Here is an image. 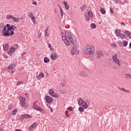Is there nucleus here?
I'll return each instance as SVG.
<instances>
[{
	"label": "nucleus",
	"instance_id": "38",
	"mask_svg": "<svg viewBox=\"0 0 131 131\" xmlns=\"http://www.w3.org/2000/svg\"><path fill=\"white\" fill-rule=\"evenodd\" d=\"M53 92H54L53 89H50V90L49 91L50 95H51V94H53Z\"/></svg>",
	"mask_w": 131,
	"mask_h": 131
},
{
	"label": "nucleus",
	"instance_id": "34",
	"mask_svg": "<svg viewBox=\"0 0 131 131\" xmlns=\"http://www.w3.org/2000/svg\"><path fill=\"white\" fill-rule=\"evenodd\" d=\"M91 28H92V29H93V28L94 29H95V28H96V25H95V24H94V23L91 24Z\"/></svg>",
	"mask_w": 131,
	"mask_h": 131
},
{
	"label": "nucleus",
	"instance_id": "60",
	"mask_svg": "<svg viewBox=\"0 0 131 131\" xmlns=\"http://www.w3.org/2000/svg\"><path fill=\"white\" fill-rule=\"evenodd\" d=\"M84 7L81 8V11H84Z\"/></svg>",
	"mask_w": 131,
	"mask_h": 131
},
{
	"label": "nucleus",
	"instance_id": "3",
	"mask_svg": "<svg viewBox=\"0 0 131 131\" xmlns=\"http://www.w3.org/2000/svg\"><path fill=\"white\" fill-rule=\"evenodd\" d=\"M85 54H87V55H93L94 54V46L92 45L88 46L84 51Z\"/></svg>",
	"mask_w": 131,
	"mask_h": 131
},
{
	"label": "nucleus",
	"instance_id": "54",
	"mask_svg": "<svg viewBox=\"0 0 131 131\" xmlns=\"http://www.w3.org/2000/svg\"><path fill=\"white\" fill-rule=\"evenodd\" d=\"M33 5H35V6H36L37 5V3H36V1H34V2H33Z\"/></svg>",
	"mask_w": 131,
	"mask_h": 131
},
{
	"label": "nucleus",
	"instance_id": "42",
	"mask_svg": "<svg viewBox=\"0 0 131 131\" xmlns=\"http://www.w3.org/2000/svg\"><path fill=\"white\" fill-rule=\"evenodd\" d=\"M110 12L111 14H113L114 13V10H113V8H110Z\"/></svg>",
	"mask_w": 131,
	"mask_h": 131
},
{
	"label": "nucleus",
	"instance_id": "15",
	"mask_svg": "<svg viewBox=\"0 0 131 131\" xmlns=\"http://www.w3.org/2000/svg\"><path fill=\"white\" fill-rule=\"evenodd\" d=\"M28 15V17L29 18H31V20H34L35 19V17H34V16L33 15V13L32 12H30L27 13Z\"/></svg>",
	"mask_w": 131,
	"mask_h": 131
},
{
	"label": "nucleus",
	"instance_id": "51",
	"mask_svg": "<svg viewBox=\"0 0 131 131\" xmlns=\"http://www.w3.org/2000/svg\"><path fill=\"white\" fill-rule=\"evenodd\" d=\"M124 92H125V93H128V94H129V93H130L129 90H125H125H124Z\"/></svg>",
	"mask_w": 131,
	"mask_h": 131
},
{
	"label": "nucleus",
	"instance_id": "25",
	"mask_svg": "<svg viewBox=\"0 0 131 131\" xmlns=\"http://www.w3.org/2000/svg\"><path fill=\"white\" fill-rule=\"evenodd\" d=\"M119 37H120V38H121L122 39H123L124 38H125V34H122L121 33L120 35V36H119Z\"/></svg>",
	"mask_w": 131,
	"mask_h": 131
},
{
	"label": "nucleus",
	"instance_id": "52",
	"mask_svg": "<svg viewBox=\"0 0 131 131\" xmlns=\"http://www.w3.org/2000/svg\"><path fill=\"white\" fill-rule=\"evenodd\" d=\"M61 86H62V88H64V86H66V84L65 83H61Z\"/></svg>",
	"mask_w": 131,
	"mask_h": 131
},
{
	"label": "nucleus",
	"instance_id": "2",
	"mask_svg": "<svg viewBox=\"0 0 131 131\" xmlns=\"http://www.w3.org/2000/svg\"><path fill=\"white\" fill-rule=\"evenodd\" d=\"M65 33L67 37H68L71 43L73 46L74 45V41H73V38H74V36H75L73 35L71 32L68 30L66 31Z\"/></svg>",
	"mask_w": 131,
	"mask_h": 131
},
{
	"label": "nucleus",
	"instance_id": "28",
	"mask_svg": "<svg viewBox=\"0 0 131 131\" xmlns=\"http://www.w3.org/2000/svg\"><path fill=\"white\" fill-rule=\"evenodd\" d=\"M50 62V59L48 57H45L44 58V62L45 63H49Z\"/></svg>",
	"mask_w": 131,
	"mask_h": 131
},
{
	"label": "nucleus",
	"instance_id": "46",
	"mask_svg": "<svg viewBox=\"0 0 131 131\" xmlns=\"http://www.w3.org/2000/svg\"><path fill=\"white\" fill-rule=\"evenodd\" d=\"M65 114L67 117H69V114H68V111H66Z\"/></svg>",
	"mask_w": 131,
	"mask_h": 131
},
{
	"label": "nucleus",
	"instance_id": "63",
	"mask_svg": "<svg viewBox=\"0 0 131 131\" xmlns=\"http://www.w3.org/2000/svg\"><path fill=\"white\" fill-rule=\"evenodd\" d=\"M3 28V25H0V29H2Z\"/></svg>",
	"mask_w": 131,
	"mask_h": 131
},
{
	"label": "nucleus",
	"instance_id": "19",
	"mask_svg": "<svg viewBox=\"0 0 131 131\" xmlns=\"http://www.w3.org/2000/svg\"><path fill=\"white\" fill-rule=\"evenodd\" d=\"M3 49L4 51H8L9 50V45L8 43H5L3 45Z\"/></svg>",
	"mask_w": 131,
	"mask_h": 131
},
{
	"label": "nucleus",
	"instance_id": "58",
	"mask_svg": "<svg viewBox=\"0 0 131 131\" xmlns=\"http://www.w3.org/2000/svg\"><path fill=\"white\" fill-rule=\"evenodd\" d=\"M26 54V52H24L23 54H22V57L23 58V57H24V55H25Z\"/></svg>",
	"mask_w": 131,
	"mask_h": 131
},
{
	"label": "nucleus",
	"instance_id": "20",
	"mask_svg": "<svg viewBox=\"0 0 131 131\" xmlns=\"http://www.w3.org/2000/svg\"><path fill=\"white\" fill-rule=\"evenodd\" d=\"M52 97H53L54 98H60V95L58 94H56L55 92H53V93L52 94H50Z\"/></svg>",
	"mask_w": 131,
	"mask_h": 131
},
{
	"label": "nucleus",
	"instance_id": "45",
	"mask_svg": "<svg viewBox=\"0 0 131 131\" xmlns=\"http://www.w3.org/2000/svg\"><path fill=\"white\" fill-rule=\"evenodd\" d=\"M68 110H69V111H72V110H73V108L71 106H70L68 108Z\"/></svg>",
	"mask_w": 131,
	"mask_h": 131
},
{
	"label": "nucleus",
	"instance_id": "56",
	"mask_svg": "<svg viewBox=\"0 0 131 131\" xmlns=\"http://www.w3.org/2000/svg\"><path fill=\"white\" fill-rule=\"evenodd\" d=\"M61 35L62 37H64V35H65V34L64 33H61Z\"/></svg>",
	"mask_w": 131,
	"mask_h": 131
},
{
	"label": "nucleus",
	"instance_id": "50",
	"mask_svg": "<svg viewBox=\"0 0 131 131\" xmlns=\"http://www.w3.org/2000/svg\"><path fill=\"white\" fill-rule=\"evenodd\" d=\"M62 40H63V41H65V40H67L66 36L62 37Z\"/></svg>",
	"mask_w": 131,
	"mask_h": 131
},
{
	"label": "nucleus",
	"instance_id": "40",
	"mask_svg": "<svg viewBox=\"0 0 131 131\" xmlns=\"http://www.w3.org/2000/svg\"><path fill=\"white\" fill-rule=\"evenodd\" d=\"M21 83H23V82L18 81L17 82V83H16V85H17V86L20 85V84H21Z\"/></svg>",
	"mask_w": 131,
	"mask_h": 131
},
{
	"label": "nucleus",
	"instance_id": "21",
	"mask_svg": "<svg viewBox=\"0 0 131 131\" xmlns=\"http://www.w3.org/2000/svg\"><path fill=\"white\" fill-rule=\"evenodd\" d=\"M63 5H64L65 8L66 10H69V5L65 1L63 2Z\"/></svg>",
	"mask_w": 131,
	"mask_h": 131
},
{
	"label": "nucleus",
	"instance_id": "32",
	"mask_svg": "<svg viewBox=\"0 0 131 131\" xmlns=\"http://www.w3.org/2000/svg\"><path fill=\"white\" fill-rule=\"evenodd\" d=\"M3 33H5V32H7V27H6V26H3Z\"/></svg>",
	"mask_w": 131,
	"mask_h": 131
},
{
	"label": "nucleus",
	"instance_id": "8",
	"mask_svg": "<svg viewBox=\"0 0 131 131\" xmlns=\"http://www.w3.org/2000/svg\"><path fill=\"white\" fill-rule=\"evenodd\" d=\"M118 43L121 47H127V43H128V42L126 40H124L122 42L121 41L119 40V41H118Z\"/></svg>",
	"mask_w": 131,
	"mask_h": 131
},
{
	"label": "nucleus",
	"instance_id": "33",
	"mask_svg": "<svg viewBox=\"0 0 131 131\" xmlns=\"http://www.w3.org/2000/svg\"><path fill=\"white\" fill-rule=\"evenodd\" d=\"M59 9H60V13L61 16V17H63V9L61 8V7H59Z\"/></svg>",
	"mask_w": 131,
	"mask_h": 131
},
{
	"label": "nucleus",
	"instance_id": "9",
	"mask_svg": "<svg viewBox=\"0 0 131 131\" xmlns=\"http://www.w3.org/2000/svg\"><path fill=\"white\" fill-rule=\"evenodd\" d=\"M97 59H100L102 56H104V52L102 51H97L96 52Z\"/></svg>",
	"mask_w": 131,
	"mask_h": 131
},
{
	"label": "nucleus",
	"instance_id": "29",
	"mask_svg": "<svg viewBox=\"0 0 131 131\" xmlns=\"http://www.w3.org/2000/svg\"><path fill=\"white\" fill-rule=\"evenodd\" d=\"M88 15L91 18H93L94 17V15L93 14V12H92V11H88Z\"/></svg>",
	"mask_w": 131,
	"mask_h": 131
},
{
	"label": "nucleus",
	"instance_id": "18",
	"mask_svg": "<svg viewBox=\"0 0 131 131\" xmlns=\"http://www.w3.org/2000/svg\"><path fill=\"white\" fill-rule=\"evenodd\" d=\"M14 52H15V48L12 47L9 51L8 54L9 55H13L14 54Z\"/></svg>",
	"mask_w": 131,
	"mask_h": 131
},
{
	"label": "nucleus",
	"instance_id": "17",
	"mask_svg": "<svg viewBox=\"0 0 131 131\" xmlns=\"http://www.w3.org/2000/svg\"><path fill=\"white\" fill-rule=\"evenodd\" d=\"M115 34L116 36L119 37V36H120V34H121V31L119 29H117L115 30Z\"/></svg>",
	"mask_w": 131,
	"mask_h": 131
},
{
	"label": "nucleus",
	"instance_id": "10",
	"mask_svg": "<svg viewBox=\"0 0 131 131\" xmlns=\"http://www.w3.org/2000/svg\"><path fill=\"white\" fill-rule=\"evenodd\" d=\"M45 100L46 103H48V104H49L48 105H50V104H51V103H52V102L53 101V98L50 97V96L47 95L45 97Z\"/></svg>",
	"mask_w": 131,
	"mask_h": 131
},
{
	"label": "nucleus",
	"instance_id": "64",
	"mask_svg": "<svg viewBox=\"0 0 131 131\" xmlns=\"http://www.w3.org/2000/svg\"><path fill=\"white\" fill-rule=\"evenodd\" d=\"M23 19H24V17L23 16H22V17L20 18V20H23Z\"/></svg>",
	"mask_w": 131,
	"mask_h": 131
},
{
	"label": "nucleus",
	"instance_id": "4",
	"mask_svg": "<svg viewBox=\"0 0 131 131\" xmlns=\"http://www.w3.org/2000/svg\"><path fill=\"white\" fill-rule=\"evenodd\" d=\"M19 100H21L19 102V104L20 106L23 108H28V104L25 103V101L26 100V98L23 97H20Z\"/></svg>",
	"mask_w": 131,
	"mask_h": 131
},
{
	"label": "nucleus",
	"instance_id": "36",
	"mask_svg": "<svg viewBox=\"0 0 131 131\" xmlns=\"http://www.w3.org/2000/svg\"><path fill=\"white\" fill-rule=\"evenodd\" d=\"M79 111L80 112H84V110H83V108L82 107H79Z\"/></svg>",
	"mask_w": 131,
	"mask_h": 131
},
{
	"label": "nucleus",
	"instance_id": "23",
	"mask_svg": "<svg viewBox=\"0 0 131 131\" xmlns=\"http://www.w3.org/2000/svg\"><path fill=\"white\" fill-rule=\"evenodd\" d=\"M12 20H13V21H14V22H19V21H20V19L16 17L13 16V17H12Z\"/></svg>",
	"mask_w": 131,
	"mask_h": 131
},
{
	"label": "nucleus",
	"instance_id": "43",
	"mask_svg": "<svg viewBox=\"0 0 131 131\" xmlns=\"http://www.w3.org/2000/svg\"><path fill=\"white\" fill-rule=\"evenodd\" d=\"M85 20L87 21H90V17L88 15H86L85 16Z\"/></svg>",
	"mask_w": 131,
	"mask_h": 131
},
{
	"label": "nucleus",
	"instance_id": "26",
	"mask_svg": "<svg viewBox=\"0 0 131 131\" xmlns=\"http://www.w3.org/2000/svg\"><path fill=\"white\" fill-rule=\"evenodd\" d=\"M125 78L127 79H131V75L129 74H125Z\"/></svg>",
	"mask_w": 131,
	"mask_h": 131
},
{
	"label": "nucleus",
	"instance_id": "57",
	"mask_svg": "<svg viewBox=\"0 0 131 131\" xmlns=\"http://www.w3.org/2000/svg\"><path fill=\"white\" fill-rule=\"evenodd\" d=\"M48 29L47 28V29L45 31V33H46V34H48Z\"/></svg>",
	"mask_w": 131,
	"mask_h": 131
},
{
	"label": "nucleus",
	"instance_id": "5",
	"mask_svg": "<svg viewBox=\"0 0 131 131\" xmlns=\"http://www.w3.org/2000/svg\"><path fill=\"white\" fill-rule=\"evenodd\" d=\"M78 103L79 105L82 106L84 109H88V107H89V106L86 103H85V102L82 100V98H80L78 99Z\"/></svg>",
	"mask_w": 131,
	"mask_h": 131
},
{
	"label": "nucleus",
	"instance_id": "47",
	"mask_svg": "<svg viewBox=\"0 0 131 131\" xmlns=\"http://www.w3.org/2000/svg\"><path fill=\"white\" fill-rule=\"evenodd\" d=\"M115 1L117 3V4H121V1L120 0H115Z\"/></svg>",
	"mask_w": 131,
	"mask_h": 131
},
{
	"label": "nucleus",
	"instance_id": "37",
	"mask_svg": "<svg viewBox=\"0 0 131 131\" xmlns=\"http://www.w3.org/2000/svg\"><path fill=\"white\" fill-rule=\"evenodd\" d=\"M47 107H48V108H49V109H51L50 110L51 113H53V108L52 107H51V106H50L49 105V104H47Z\"/></svg>",
	"mask_w": 131,
	"mask_h": 131
},
{
	"label": "nucleus",
	"instance_id": "31",
	"mask_svg": "<svg viewBox=\"0 0 131 131\" xmlns=\"http://www.w3.org/2000/svg\"><path fill=\"white\" fill-rule=\"evenodd\" d=\"M14 17V16L12 15H8L6 16V18L7 19H13V17Z\"/></svg>",
	"mask_w": 131,
	"mask_h": 131
},
{
	"label": "nucleus",
	"instance_id": "11",
	"mask_svg": "<svg viewBox=\"0 0 131 131\" xmlns=\"http://www.w3.org/2000/svg\"><path fill=\"white\" fill-rule=\"evenodd\" d=\"M36 123H34L32 125H31L29 127V131H33L34 128L36 127L37 126Z\"/></svg>",
	"mask_w": 131,
	"mask_h": 131
},
{
	"label": "nucleus",
	"instance_id": "6",
	"mask_svg": "<svg viewBox=\"0 0 131 131\" xmlns=\"http://www.w3.org/2000/svg\"><path fill=\"white\" fill-rule=\"evenodd\" d=\"M33 107L35 110H36L37 111H39V112H41V113H46V111L45 110L41 108V107H39L38 105H36L35 103H34L33 104Z\"/></svg>",
	"mask_w": 131,
	"mask_h": 131
},
{
	"label": "nucleus",
	"instance_id": "61",
	"mask_svg": "<svg viewBox=\"0 0 131 131\" xmlns=\"http://www.w3.org/2000/svg\"><path fill=\"white\" fill-rule=\"evenodd\" d=\"M28 95H29L28 93H26L25 94L26 97H28Z\"/></svg>",
	"mask_w": 131,
	"mask_h": 131
},
{
	"label": "nucleus",
	"instance_id": "35",
	"mask_svg": "<svg viewBox=\"0 0 131 131\" xmlns=\"http://www.w3.org/2000/svg\"><path fill=\"white\" fill-rule=\"evenodd\" d=\"M64 43H66V46H69L70 45V42L68 40H66L64 41Z\"/></svg>",
	"mask_w": 131,
	"mask_h": 131
},
{
	"label": "nucleus",
	"instance_id": "13",
	"mask_svg": "<svg viewBox=\"0 0 131 131\" xmlns=\"http://www.w3.org/2000/svg\"><path fill=\"white\" fill-rule=\"evenodd\" d=\"M51 59L52 60H57L58 59V55L56 53H53L51 54Z\"/></svg>",
	"mask_w": 131,
	"mask_h": 131
},
{
	"label": "nucleus",
	"instance_id": "48",
	"mask_svg": "<svg viewBox=\"0 0 131 131\" xmlns=\"http://www.w3.org/2000/svg\"><path fill=\"white\" fill-rule=\"evenodd\" d=\"M13 48H14L15 50H16V49H17L18 48V45L15 44Z\"/></svg>",
	"mask_w": 131,
	"mask_h": 131
},
{
	"label": "nucleus",
	"instance_id": "49",
	"mask_svg": "<svg viewBox=\"0 0 131 131\" xmlns=\"http://www.w3.org/2000/svg\"><path fill=\"white\" fill-rule=\"evenodd\" d=\"M118 90H120V91H123V92H124V88H118Z\"/></svg>",
	"mask_w": 131,
	"mask_h": 131
},
{
	"label": "nucleus",
	"instance_id": "59",
	"mask_svg": "<svg viewBox=\"0 0 131 131\" xmlns=\"http://www.w3.org/2000/svg\"><path fill=\"white\" fill-rule=\"evenodd\" d=\"M112 46H114L115 48L116 47V45L114 44V43H112Z\"/></svg>",
	"mask_w": 131,
	"mask_h": 131
},
{
	"label": "nucleus",
	"instance_id": "16",
	"mask_svg": "<svg viewBox=\"0 0 131 131\" xmlns=\"http://www.w3.org/2000/svg\"><path fill=\"white\" fill-rule=\"evenodd\" d=\"M43 77H45V74H43L42 72H40L39 75H36V78L39 80L41 78H42Z\"/></svg>",
	"mask_w": 131,
	"mask_h": 131
},
{
	"label": "nucleus",
	"instance_id": "41",
	"mask_svg": "<svg viewBox=\"0 0 131 131\" xmlns=\"http://www.w3.org/2000/svg\"><path fill=\"white\" fill-rule=\"evenodd\" d=\"M14 67H15V66L12 65V66H9L8 68L9 69H14Z\"/></svg>",
	"mask_w": 131,
	"mask_h": 131
},
{
	"label": "nucleus",
	"instance_id": "55",
	"mask_svg": "<svg viewBox=\"0 0 131 131\" xmlns=\"http://www.w3.org/2000/svg\"><path fill=\"white\" fill-rule=\"evenodd\" d=\"M32 21L33 23H34V24H35V22H36L35 19H32Z\"/></svg>",
	"mask_w": 131,
	"mask_h": 131
},
{
	"label": "nucleus",
	"instance_id": "24",
	"mask_svg": "<svg viewBox=\"0 0 131 131\" xmlns=\"http://www.w3.org/2000/svg\"><path fill=\"white\" fill-rule=\"evenodd\" d=\"M67 94V92H66V90H61L60 91V94L61 95H66Z\"/></svg>",
	"mask_w": 131,
	"mask_h": 131
},
{
	"label": "nucleus",
	"instance_id": "22",
	"mask_svg": "<svg viewBox=\"0 0 131 131\" xmlns=\"http://www.w3.org/2000/svg\"><path fill=\"white\" fill-rule=\"evenodd\" d=\"M80 75H81V76H84V77L88 76V74H86V73L84 72H81L80 73Z\"/></svg>",
	"mask_w": 131,
	"mask_h": 131
},
{
	"label": "nucleus",
	"instance_id": "7",
	"mask_svg": "<svg viewBox=\"0 0 131 131\" xmlns=\"http://www.w3.org/2000/svg\"><path fill=\"white\" fill-rule=\"evenodd\" d=\"M117 56L118 55L117 54L113 55V61L116 63V64L120 66V61H119V60L117 59Z\"/></svg>",
	"mask_w": 131,
	"mask_h": 131
},
{
	"label": "nucleus",
	"instance_id": "30",
	"mask_svg": "<svg viewBox=\"0 0 131 131\" xmlns=\"http://www.w3.org/2000/svg\"><path fill=\"white\" fill-rule=\"evenodd\" d=\"M124 33L125 35V37H126V36H129V35H130V34H129V32L128 31H124Z\"/></svg>",
	"mask_w": 131,
	"mask_h": 131
},
{
	"label": "nucleus",
	"instance_id": "44",
	"mask_svg": "<svg viewBox=\"0 0 131 131\" xmlns=\"http://www.w3.org/2000/svg\"><path fill=\"white\" fill-rule=\"evenodd\" d=\"M17 110H14L13 112L12 113V115H16V114H17Z\"/></svg>",
	"mask_w": 131,
	"mask_h": 131
},
{
	"label": "nucleus",
	"instance_id": "1",
	"mask_svg": "<svg viewBox=\"0 0 131 131\" xmlns=\"http://www.w3.org/2000/svg\"><path fill=\"white\" fill-rule=\"evenodd\" d=\"M6 27H7V32H5V33H3V35L4 36H12L14 34V32L12 31V29H13V27H15V26L12 25L10 27V24H7Z\"/></svg>",
	"mask_w": 131,
	"mask_h": 131
},
{
	"label": "nucleus",
	"instance_id": "39",
	"mask_svg": "<svg viewBox=\"0 0 131 131\" xmlns=\"http://www.w3.org/2000/svg\"><path fill=\"white\" fill-rule=\"evenodd\" d=\"M12 107H13V104L11 103V104L8 106V108H9V110H11V109H12Z\"/></svg>",
	"mask_w": 131,
	"mask_h": 131
},
{
	"label": "nucleus",
	"instance_id": "12",
	"mask_svg": "<svg viewBox=\"0 0 131 131\" xmlns=\"http://www.w3.org/2000/svg\"><path fill=\"white\" fill-rule=\"evenodd\" d=\"M31 117H32L31 115L28 114H25L21 116V119H25L26 118H31Z\"/></svg>",
	"mask_w": 131,
	"mask_h": 131
},
{
	"label": "nucleus",
	"instance_id": "14",
	"mask_svg": "<svg viewBox=\"0 0 131 131\" xmlns=\"http://www.w3.org/2000/svg\"><path fill=\"white\" fill-rule=\"evenodd\" d=\"M79 53V51L78 50L73 48L72 49L71 54L72 55H77Z\"/></svg>",
	"mask_w": 131,
	"mask_h": 131
},
{
	"label": "nucleus",
	"instance_id": "27",
	"mask_svg": "<svg viewBox=\"0 0 131 131\" xmlns=\"http://www.w3.org/2000/svg\"><path fill=\"white\" fill-rule=\"evenodd\" d=\"M100 12L102 13L103 14H106V11L105 9L103 8H100Z\"/></svg>",
	"mask_w": 131,
	"mask_h": 131
},
{
	"label": "nucleus",
	"instance_id": "53",
	"mask_svg": "<svg viewBox=\"0 0 131 131\" xmlns=\"http://www.w3.org/2000/svg\"><path fill=\"white\" fill-rule=\"evenodd\" d=\"M48 47H49V49H50V50H51V51L53 50V49H52V48H51V47L52 46H51V45L50 43L48 44Z\"/></svg>",
	"mask_w": 131,
	"mask_h": 131
},
{
	"label": "nucleus",
	"instance_id": "62",
	"mask_svg": "<svg viewBox=\"0 0 131 131\" xmlns=\"http://www.w3.org/2000/svg\"><path fill=\"white\" fill-rule=\"evenodd\" d=\"M15 131H22L21 129H17Z\"/></svg>",
	"mask_w": 131,
	"mask_h": 131
}]
</instances>
